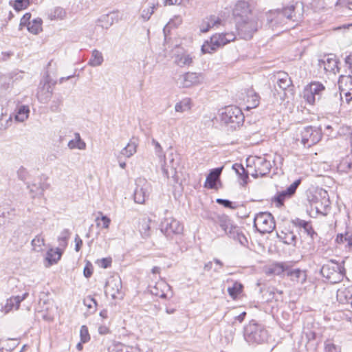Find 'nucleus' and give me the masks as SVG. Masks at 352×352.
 I'll list each match as a JSON object with an SVG mask.
<instances>
[{
    "instance_id": "obj_63",
    "label": "nucleus",
    "mask_w": 352,
    "mask_h": 352,
    "mask_svg": "<svg viewBox=\"0 0 352 352\" xmlns=\"http://www.w3.org/2000/svg\"><path fill=\"white\" fill-rule=\"evenodd\" d=\"M27 170L25 168L21 166L17 171V175L21 180H25L26 179Z\"/></svg>"
},
{
    "instance_id": "obj_47",
    "label": "nucleus",
    "mask_w": 352,
    "mask_h": 352,
    "mask_svg": "<svg viewBox=\"0 0 352 352\" xmlns=\"http://www.w3.org/2000/svg\"><path fill=\"white\" fill-rule=\"evenodd\" d=\"M29 112L30 110L28 107L21 106L19 109L17 114L15 116V120L19 122L25 121L28 117Z\"/></svg>"
},
{
    "instance_id": "obj_10",
    "label": "nucleus",
    "mask_w": 352,
    "mask_h": 352,
    "mask_svg": "<svg viewBox=\"0 0 352 352\" xmlns=\"http://www.w3.org/2000/svg\"><path fill=\"white\" fill-rule=\"evenodd\" d=\"M160 230L167 237L182 234L184 226L173 217L165 218L160 224Z\"/></svg>"
},
{
    "instance_id": "obj_5",
    "label": "nucleus",
    "mask_w": 352,
    "mask_h": 352,
    "mask_svg": "<svg viewBox=\"0 0 352 352\" xmlns=\"http://www.w3.org/2000/svg\"><path fill=\"white\" fill-rule=\"evenodd\" d=\"M257 16H250L248 19L236 23V30L240 37L245 40H250L257 32L259 24Z\"/></svg>"
},
{
    "instance_id": "obj_23",
    "label": "nucleus",
    "mask_w": 352,
    "mask_h": 352,
    "mask_svg": "<svg viewBox=\"0 0 352 352\" xmlns=\"http://www.w3.org/2000/svg\"><path fill=\"white\" fill-rule=\"evenodd\" d=\"M286 276H288L291 280L296 283H303L306 280L305 272L300 269H292L288 267Z\"/></svg>"
},
{
    "instance_id": "obj_42",
    "label": "nucleus",
    "mask_w": 352,
    "mask_h": 352,
    "mask_svg": "<svg viewBox=\"0 0 352 352\" xmlns=\"http://www.w3.org/2000/svg\"><path fill=\"white\" fill-rule=\"evenodd\" d=\"M41 25L42 20L41 19H36L32 20L30 23L28 24L27 29L30 32L34 34H37L42 30Z\"/></svg>"
},
{
    "instance_id": "obj_41",
    "label": "nucleus",
    "mask_w": 352,
    "mask_h": 352,
    "mask_svg": "<svg viewBox=\"0 0 352 352\" xmlns=\"http://www.w3.org/2000/svg\"><path fill=\"white\" fill-rule=\"evenodd\" d=\"M137 143L131 140L127 145L121 151V154L126 157H131L135 152Z\"/></svg>"
},
{
    "instance_id": "obj_12",
    "label": "nucleus",
    "mask_w": 352,
    "mask_h": 352,
    "mask_svg": "<svg viewBox=\"0 0 352 352\" xmlns=\"http://www.w3.org/2000/svg\"><path fill=\"white\" fill-rule=\"evenodd\" d=\"M233 16L235 23L248 19L250 16H257L253 13L248 2L245 1H238L233 9Z\"/></svg>"
},
{
    "instance_id": "obj_56",
    "label": "nucleus",
    "mask_w": 352,
    "mask_h": 352,
    "mask_svg": "<svg viewBox=\"0 0 352 352\" xmlns=\"http://www.w3.org/2000/svg\"><path fill=\"white\" fill-rule=\"evenodd\" d=\"M31 14L25 13L21 19L19 29L22 30L23 27H28V24L30 23Z\"/></svg>"
},
{
    "instance_id": "obj_14",
    "label": "nucleus",
    "mask_w": 352,
    "mask_h": 352,
    "mask_svg": "<svg viewBox=\"0 0 352 352\" xmlns=\"http://www.w3.org/2000/svg\"><path fill=\"white\" fill-rule=\"evenodd\" d=\"M338 63L339 61L336 58V55L330 54L319 59L318 65L320 69L322 68L324 70L325 73L336 74L340 72V68L338 65Z\"/></svg>"
},
{
    "instance_id": "obj_37",
    "label": "nucleus",
    "mask_w": 352,
    "mask_h": 352,
    "mask_svg": "<svg viewBox=\"0 0 352 352\" xmlns=\"http://www.w3.org/2000/svg\"><path fill=\"white\" fill-rule=\"evenodd\" d=\"M16 300L17 299L15 296L7 299L5 305L2 307V311H3L5 314H8L14 308H15V309H19L20 303L17 302Z\"/></svg>"
},
{
    "instance_id": "obj_24",
    "label": "nucleus",
    "mask_w": 352,
    "mask_h": 352,
    "mask_svg": "<svg viewBox=\"0 0 352 352\" xmlns=\"http://www.w3.org/2000/svg\"><path fill=\"white\" fill-rule=\"evenodd\" d=\"M280 10L270 11L267 16V23L272 28L283 25L287 23L285 18L278 17V13H280Z\"/></svg>"
},
{
    "instance_id": "obj_19",
    "label": "nucleus",
    "mask_w": 352,
    "mask_h": 352,
    "mask_svg": "<svg viewBox=\"0 0 352 352\" xmlns=\"http://www.w3.org/2000/svg\"><path fill=\"white\" fill-rule=\"evenodd\" d=\"M214 222L217 223L228 236L229 231H233L236 226L233 225L232 220L226 214H219L214 219Z\"/></svg>"
},
{
    "instance_id": "obj_51",
    "label": "nucleus",
    "mask_w": 352,
    "mask_h": 352,
    "mask_svg": "<svg viewBox=\"0 0 352 352\" xmlns=\"http://www.w3.org/2000/svg\"><path fill=\"white\" fill-rule=\"evenodd\" d=\"M155 10V6H150L148 8L144 9L142 11L141 17L144 21H148L151 15L153 14Z\"/></svg>"
},
{
    "instance_id": "obj_44",
    "label": "nucleus",
    "mask_w": 352,
    "mask_h": 352,
    "mask_svg": "<svg viewBox=\"0 0 352 352\" xmlns=\"http://www.w3.org/2000/svg\"><path fill=\"white\" fill-rule=\"evenodd\" d=\"M232 168L236 173L240 176V177L245 181L248 178L249 173L250 174L251 170L248 169L246 170L245 168L240 164H234L232 166Z\"/></svg>"
},
{
    "instance_id": "obj_62",
    "label": "nucleus",
    "mask_w": 352,
    "mask_h": 352,
    "mask_svg": "<svg viewBox=\"0 0 352 352\" xmlns=\"http://www.w3.org/2000/svg\"><path fill=\"white\" fill-rule=\"evenodd\" d=\"M344 63L346 66L350 71L349 74H352V54H349L345 58Z\"/></svg>"
},
{
    "instance_id": "obj_21",
    "label": "nucleus",
    "mask_w": 352,
    "mask_h": 352,
    "mask_svg": "<svg viewBox=\"0 0 352 352\" xmlns=\"http://www.w3.org/2000/svg\"><path fill=\"white\" fill-rule=\"evenodd\" d=\"M336 297L340 303L350 305L352 309V287L338 289Z\"/></svg>"
},
{
    "instance_id": "obj_9",
    "label": "nucleus",
    "mask_w": 352,
    "mask_h": 352,
    "mask_svg": "<svg viewBox=\"0 0 352 352\" xmlns=\"http://www.w3.org/2000/svg\"><path fill=\"white\" fill-rule=\"evenodd\" d=\"M325 87L320 82H312L308 85L304 89L303 97L310 104H314L316 100H319Z\"/></svg>"
},
{
    "instance_id": "obj_36",
    "label": "nucleus",
    "mask_w": 352,
    "mask_h": 352,
    "mask_svg": "<svg viewBox=\"0 0 352 352\" xmlns=\"http://www.w3.org/2000/svg\"><path fill=\"white\" fill-rule=\"evenodd\" d=\"M228 236L239 241L241 245H245L248 242L246 237L241 232H240L239 228L237 226L233 231L228 232Z\"/></svg>"
},
{
    "instance_id": "obj_27",
    "label": "nucleus",
    "mask_w": 352,
    "mask_h": 352,
    "mask_svg": "<svg viewBox=\"0 0 352 352\" xmlns=\"http://www.w3.org/2000/svg\"><path fill=\"white\" fill-rule=\"evenodd\" d=\"M294 5L284 8L282 10H280V13H278V17L285 18L286 22L287 21H297V17L294 14Z\"/></svg>"
},
{
    "instance_id": "obj_33",
    "label": "nucleus",
    "mask_w": 352,
    "mask_h": 352,
    "mask_svg": "<svg viewBox=\"0 0 352 352\" xmlns=\"http://www.w3.org/2000/svg\"><path fill=\"white\" fill-rule=\"evenodd\" d=\"M336 241L338 243H346V246L349 249L352 250V232L338 234L336 236Z\"/></svg>"
},
{
    "instance_id": "obj_28",
    "label": "nucleus",
    "mask_w": 352,
    "mask_h": 352,
    "mask_svg": "<svg viewBox=\"0 0 352 352\" xmlns=\"http://www.w3.org/2000/svg\"><path fill=\"white\" fill-rule=\"evenodd\" d=\"M177 168L176 166H174L173 164L171 166H168L167 162H164V164L162 166V170L163 172L164 175L168 178H173V181L175 182H178V177H177Z\"/></svg>"
},
{
    "instance_id": "obj_54",
    "label": "nucleus",
    "mask_w": 352,
    "mask_h": 352,
    "mask_svg": "<svg viewBox=\"0 0 352 352\" xmlns=\"http://www.w3.org/2000/svg\"><path fill=\"white\" fill-rule=\"evenodd\" d=\"M30 3V0H15L14 8L16 10L25 9Z\"/></svg>"
},
{
    "instance_id": "obj_18",
    "label": "nucleus",
    "mask_w": 352,
    "mask_h": 352,
    "mask_svg": "<svg viewBox=\"0 0 352 352\" xmlns=\"http://www.w3.org/2000/svg\"><path fill=\"white\" fill-rule=\"evenodd\" d=\"M292 223L296 227L302 228L304 232L310 236L312 241L318 236L317 232L314 230L310 221H307L300 218H296L292 220Z\"/></svg>"
},
{
    "instance_id": "obj_55",
    "label": "nucleus",
    "mask_w": 352,
    "mask_h": 352,
    "mask_svg": "<svg viewBox=\"0 0 352 352\" xmlns=\"http://www.w3.org/2000/svg\"><path fill=\"white\" fill-rule=\"evenodd\" d=\"M179 155L177 153H173V152L168 155V162H167V165L171 166L173 164L174 166L177 167L179 162Z\"/></svg>"
},
{
    "instance_id": "obj_7",
    "label": "nucleus",
    "mask_w": 352,
    "mask_h": 352,
    "mask_svg": "<svg viewBox=\"0 0 352 352\" xmlns=\"http://www.w3.org/2000/svg\"><path fill=\"white\" fill-rule=\"evenodd\" d=\"M254 226L260 233H270L275 228V221L270 212H260L254 219Z\"/></svg>"
},
{
    "instance_id": "obj_60",
    "label": "nucleus",
    "mask_w": 352,
    "mask_h": 352,
    "mask_svg": "<svg viewBox=\"0 0 352 352\" xmlns=\"http://www.w3.org/2000/svg\"><path fill=\"white\" fill-rule=\"evenodd\" d=\"M83 274L86 278H89L92 275L93 267L91 263H88L84 267Z\"/></svg>"
},
{
    "instance_id": "obj_43",
    "label": "nucleus",
    "mask_w": 352,
    "mask_h": 352,
    "mask_svg": "<svg viewBox=\"0 0 352 352\" xmlns=\"http://www.w3.org/2000/svg\"><path fill=\"white\" fill-rule=\"evenodd\" d=\"M52 91L50 85L47 86L46 91L44 89L39 91L37 94L38 99L43 103H47L51 98Z\"/></svg>"
},
{
    "instance_id": "obj_4",
    "label": "nucleus",
    "mask_w": 352,
    "mask_h": 352,
    "mask_svg": "<svg viewBox=\"0 0 352 352\" xmlns=\"http://www.w3.org/2000/svg\"><path fill=\"white\" fill-rule=\"evenodd\" d=\"M236 36L233 32H226L213 35L210 41H206L201 46L204 54L212 53L217 48L222 47L228 43L234 41Z\"/></svg>"
},
{
    "instance_id": "obj_29",
    "label": "nucleus",
    "mask_w": 352,
    "mask_h": 352,
    "mask_svg": "<svg viewBox=\"0 0 352 352\" xmlns=\"http://www.w3.org/2000/svg\"><path fill=\"white\" fill-rule=\"evenodd\" d=\"M165 288L170 289V287L168 284L164 282L157 283L153 288L151 289V292L152 294L159 296L160 298H164L166 297V294L164 292Z\"/></svg>"
},
{
    "instance_id": "obj_39",
    "label": "nucleus",
    "mask_w": 352,
    "mask_h": 352,
    "mask_svg": "<svg viewBox=\"0 0 352 352\" xmlns=\"http://www.w3.org/2000/svg\"><path fill=\"white\" fill-rule=\"evenodd\" d=\"M110 352H140L138 348L125 345L121 343L116 344L113 346Z\"/></svg>"
},
{
    "instance_id": "obj_20",
    "label": "nucleus",
    "mask_w": 352,
    "mask_h": 352,
    "mask_svg": "<svg viewBox=\"0 0 352 352\" xmlns=\"http://www.w3.org/2000/svg\"><path fill=\"white\" fill-rule=\"evenodd\" d=\"M222 23L221 19L219 16L211 15L206 17L200 25V31L207 32L212 28H218Z\"/></svg>"
},
{
    "instance_id": "obj_40",
    "label": "nucleus",
    "mask_w": 352,
    "mask_h": 352,
    "mask_svg": "<svg viewBox=\"0 0 352 352\" xmlns=\"http://www.w3.org/2000/svg\"><path fill=\"white\" fill-rule=\"evenodd\" d=\"M190 109V99L188 98H184L175 105L176 112L183 113Z\"/></svg>"
},
{
    "instance_id": "obj_46",
    "label": "nucleus",
    "mask_w": 352,
    "mask_h": 352,
    "mask_svg": "<svg viewBox=\"0 0 352 352\" xmlns=\"http://www.w3.org/2000/svg\"><path fill=\"white\" fill-rule=\"evenodd\" d=\"M150 222L151 220L149 219L144 218L142 220L140 224V231L144 237L149 236V231L151 228Z\"/></svg>"
},
{
    "instance_id": "obj_3",
    "label": "nucleus",
    "mask_w": 352,
    "mask_h": 352,
    "mask_svg": "<svg viewBox=\"0 0 352 352\" xmlns=\"http://www.w3.org/2000/svg\"><path fill=\"white\" fill-rule=\"evenodd\" d=\"M243 336L248 343L260 344L267 340V331L261 325L251 322L244 327Z\"/></svg>"
},
{
    "instance_id": "obj_25",
    "label": "nucleus",
    "mask_w": 352,
    "mask_h": 352,
    "mask_svg": "<svg viewBox=\"0 0 352 352\" xmlns=\"http://www.w3.org/2000/svg\"><path fill=\"white\" fill-rule=\"evenodd\" d=\"M277 236L283 243L296 246L297 237L292 231H281Z\"/></svg>"
},
{
    "instance_id": "obj_34",
    "label": "nucleus",
    "mask_w": 352,
    "mask_h": 352,
    "mask_svg": "<svg viewBox=\"0 0 352 352\" xmlns=\"http://www.w3.org/2000/svg\"><path fill=\"white\" fill-rule=\"evenodd\" d=\"M30 192L32 195V197L42 196L44 190L48 187L47 184H39L38 185L33 184L28 186Z\"/></svg>"
},
{
    "instance_id": "obj_58",
    "label": "nucleus",
    "mask_w": 352,
    "mask_h": 352,
    "mask_svg": "<svg viewBox=\"0 0 352 352\" xmlns=\"http://www.w3.org/2000/svg\"><path fill=\"white\" fill-rule=\"evenodd\" d=\"M277 86L282 90H285L292 85V80L290 78L285 80H276Z\"/></svg>"
},
{
    "instance_id": "obj_31",
    "label": "nucleus",
    "mask_w": 352,
    "mask_h": 352,
    "mask_svg": "<svg viewBox=\"0 0 352 352\" xmlns=\"http://www.w3.org/2000/svg\"><path fill=\"white\" fill-rule=\"evenodd\" d=\"M175 63L179 67L189 66L192 63V58L187 54H177L174 60Z\"/></svg>"
},
{
    "instance_id": "obj_30",
    "label": "nucleus",
    "mask_w": 352,
    "mask_h": 352,
    "mask_svg": "<svg viewBox=\"0 0 352 352\" xmlns=\"http://www.w3.org/2000/svg\"><path fill=\"white\" fill-rule=\"evenodd\" d=\"M289 265L283 263H276L269 269L270 274L276 275H286Z\"/></svg>"
},
{
    "instance_id": "obj_49",
    "label": "nucleus",
    "mask_w": 352,
    "mask_h": 352,
    "mask_svg": "<svg viewBox=\"0 0 352 352\" xmlns=\"http://www.w3.org/2000/svg\"><path fill=\"white\" fill-rule=\"evenodd\" d=\"M352 163L348 158L342 160L338 165V170L340 172H347L351 169Z\"/></svg>"
},
{
    "instance_id": "obj_11",
    "label": "nucleus",
    "mask_w": 352,
    "mask_h": 352,
    "mask_svg": "<svg viewBox=\"0 0 352 352\" xmlns=\"http://www.w3.org/2000/svg\"><path fill=\"white\" fill-rule=\"evenodd\" d=\"M300 136L302 144L305 146H307L309 147L316 144L320 140L322 133L321 131L316 128L306 126L300 131Z\"/></svg>"
},
{
    "instance_id": "obj_17",
    "label": "nucleus",
    "mask_w": 352,
    "mask_h": 352,
    "mask_svg": "<svg viewBox=\"0 0 352 352\" xmlns=\"http://www.w3.org/2000/svg\"><path fill=\"white\" fill-rule=\"evenodd\" d=\"M179 80L183 87H190L199 84L201 80V77L197 73L187 72L180 76Z\"/></svg>"
},
{
    "instance_id": "obj_16",
    "label": "nucleus",
    "mask_w": 352,
    "mask_h": 352,
    "mask_svg": "<svg viewBox=\"0 0 352 352\" xmlns=\"http://www.w3.org/2000/svg\"><path fill=\"white\" fill-rule=\"evenodd\" d=\"M352 74L341 75L338 80L340 94H344L349 102L352 100Z\"/></svg>"
},
{
    "instance_id": "obj_26",
    "label": "nucleus",
    "mask_w": 352,
    "mask_h": 352,
    "mask_svg": "<svg viewBox=\"0 0 352 352\" xmlns=\"http://www.w3.org/2000/svg\"><path fill=\"white\" fill-rule=\"evenodd\" d=\"M63 251L60 248H56L55 250L50 248L46 253L45 259L49 265L56 263L61 258Z\"/></svg>"
},
{
    "instance_id": "obj_22",
    "label": "nucleus",
    "mask_w": 352,
    "mask_h": 352,
    "mask_svg": "<svg viewBox=\"0 0 352 352\" xmlns=\"http://www.w3.org/2000/svg\"><path fill=\"white\" fill-rule=\"evenodd\" d=\"M223 167L212 169L207 175L204 187L209 189L216 188V182L219 179Z\"/></svg>"
},
{
    "instance_id": "obj_64",
    "label": "nucleus",
    "mask_w": 352,
    "mask_h": 352,
    "mask_svg": "<svg viewBox=\"0 0 352 352\" xmlns=\"http://www.w3.org/2000/svg\"><path fill=\"white\" fill-rule=\"evenodd\" d=\"M61 103V100L60 99H58L57 100H54L52 102V104L50 107V109L52 111L54 112H57L59 111V106H60V104Z\"/></svg>"
},
{
    "instance_id": "obj_35",
    "label": "nucleus",
    "mask_w": 352,
    "mask_h": 352,
    "mask_svg": "<svg viewBox=\"0 0 352 352\" xmlns=\"http://www.w3.org/2000/svg\"><path fill=\"white\" fill-rule=\"evenodd\" d=\"M76 138L74 140H72L68 142V147L70 149L78 148L80 150H83L86 148V144L83 142L80 136V134L76 133H75Z\"/></svg>"
},
{
    "instance_id": "obj_50",
    "label": "nucleus",
    "mask_w": 352,
    "mask_h": 352,
    "mask_svg": "<svg viewBox=\"0 0 352 352\" xmlns=\"http://www.w3.org/2000/svg\"><path fill=\"white\" fill-rule=\"evenodd\" d=\"M248 102L250 103V104L247 106V109H253L256 107L259 104V96L254 94L248 96Z\"/></svg>"
},
{
    "instance_id": "obj_2",
    "label": "nucleus",
    "mask_w": 352,
    "mask_h": 352,
    "mask_svg": "<svg viewBox=\"0 0 352 352\" xmlns=\"http://www.w3.org/2000/svg\"><path fill=\"white\" fill-rule=\"evenodd\" d=\"M247 167L251 170L250 175L254 178L262 177L270 173L272 164L263 157L254 156L247 160Z\"/></svg>"
},
{
    "instance_id": "obj_38",
    "label": "nucleus",
    "mask_w": 352,
    "mask_h": 352,
    "mask_svg": "<svg viewBox=\"0 0 352 352\" xmlns=\"http://www.w3.org/2000/svg\"><path fill=\"white\" fill-rule=\"evenodd\" d=\"M243 288L241 283L235 281L232 287L228 288V292L231 298L235 299L243 292Z\"/></svg>"
},
{
    "instance_id": "obj_8",
    "label": "nucleus",
    "mask_w": 352,
    "mask_h": 352,
    "mask_svg": "<svg viewBox=\"0 0 352 352\" xmlns=\"http://www.w3.org/2000/svg\"><path fill=\"white\" fill-rule=\"evenodd\" d=\"M300 183L301 179H296L285 190L278 191L272 198V202L276 208L283 207L285 201L294 197Z\"/></svg>"
},
{
    "instance_id": "obj_61",
    "label": "nucleus",
    "mask_w": 352,
    "mask_h": 352,
    "mask_svg": "<svg viewBox=\"0 0 352 352\" xmlns=\"http://www.w3.org/2000/svg\"><path fill=\"white\" fill-rule=\"evenodd\" d=\"M101 214V220L102 221V227L105 229H108L109 228V225L111 223V219L103 215L102 212H99Z\"/></svg>"
},
{
    "instance_id": "obj_45",
    "label": "nucleus",
    "mask_w": 352,
    "mask_h": 352,
    "mask_svg": "<svg viewBox=\"0 0 352 352\" xmlns=\"http://www.w3.org/2000/svg\"><path fill=\"white\" fill-rule=\"evenodd\" d=\"M71 232L68 229H64L58 238L59 246L65 248L67 245V241L69 239Z\"/></svg>"
},
{
    "instance_id": "obj_57",
    "label": "nucleus",
    "mask_w": 352,
    "mask_h": 352,
    "mask_svg": "<svg viewBox=\"0 0 352 352\" xmlns=\"http://www.w3.org/2000/svg\"><path fill=\"white\" fill-rule=\"evenodd\" d=\"M83 302L84 305L89 309H95L97 306L96 300L91 296H88L86 298H85Z\"/></svg>"
},
{
    "instance_id": "obj_6",
    "label": "nucleus",
    "mask_w": 352,
    "mask_h": 352,
    "mask_svg": "<svg viewBox=\"0 0 352 352\" xmlns=\"http://www.w3.org/2000/svg\"><path fill=\"white\" fill-rule=\"evenodd\" d=\"M221 120L225 124H231L232 127L239 126L244 121V116L240 108L236 106L226 107L221 114Z\"/></svg>"
},
{
    "instance_id": "obj_1",
    "label": "nucleus",
    "mask_w": 352,
    "mask_h": 352,
    "mask_svg": "<svg viewBox=\"0 0 352 352\" xmlns=\"http://www.w3.org/2000/svg\"><path fill=\"white\" fill-rule=\"evenodd\" d=\"M344 262L338 263L334 260H330L324 264L320 270V274L331 284L341 282L345 276Z\"/></svg>"
},
{
    "instance_id": "obj_53",
    "label": "nucleus",
    "mask_w": 352,
    "mask_h": 352,
    "mask_svg": "<svg viewBox=\"0 0 352 352\" xmlns=\"http://www.w3.org/2000/svg\"><path fill=\"white\" fill-rule=\"evenodd\" d=\"M80 336L82 342L85 343L89 339L90 336L88 331V328L85 325H82L80 328Z\"/></svg>"
},
{
    "instance_id": "obj_32",
    "label": "nucleus",
    "mask_w": 352,
    "mask_h": 352,
    "mask_svg": "<svg viewBox=\"0 0 352 352\" xmlns=\"http://www.w3.org/2000/svg\"><path fill=\"white\" fill-rule=\"evenodd\" d=\"M104 61L102 53L97 50H94L91 53V57L88 62V65L91 67H98L102 64Z\"/></svg>"
},
{
    "instance_id": "obj_48",
    "label": "nucleus",
    "mask_w": 352,
    "mask_h": 352,
    "mask_svg": "<svg viewBox=\"0 0 352 352\" xmlns=\"http://www.w3.org/2000/svg\"><path fill=\"white\" fill-rule=\"evenodd\" d=\"M31 243L33 247V250L38 252L43 250L42 248L45 245V240L41 236L37 235L34 239H32Z\"/></svg>"
},
{
    "instance_id": "obj_59",
    "label": "nucleus",
    "mask_w": 352,
    "mask_h": 352,
    "mask_svg": "<svg viewBox=\"0 0 352 352\" xmlns=\"http://www.w3.org/2000/svg\"><path fill=\"white\" fill-rule=\"evenodd\" d=\"M65 15H66V12L63 8H62L60 7H58V8H55L54 17L63 19L65 16Z\"/></svg>"
},
{
    "instance_id": "obj_13",
    "label": "nucleus",
    "mask_w": 352,
    "mask_h": 352,
    "mask_svg": "<svg viewBox=\"0 0 352 352\" xmlns=\"http://www.w3.org/2000/svg\"><path fill=\"white\" fill-rule=\"evenodd\" d=\"M122 281L120 277H111L106 283L104 293L113 299L122 298Z\"/></svg>"
},
{
    "instance_id": "obj_15",
    "label": "nucleus",
    "mask_w": 352,
    "mask_h": 352,
    "mask_svg": "<svg viewBox=\"0 0 352 352\" xmlns=\"http://www.w3.org/2000/svg\"><path fill=\"white\" fill-rule=\"evenodd\" d=\"M150 185L145 180L139 179L136 182V188L134 191L133 198L137 204H142L149 196Z\"/></svg>"
},
{
    "instance_id": "obj_52",
    "label": "nucleus",
    "mask_w": 352,
    "mask_h": 352,
    "mask_svg": "<svg viewBox=\"0 0 352 352\" xmlns=\"http://www.w3.org/2000/svg\"><path fill=\"white\" fill-rule=\"evenodd\" d=\"M216 201L217 204L223 206L225 208L236 209L238 207V205L232 203L231 201L228 199L219 198L216 200Z\"/></svg>"
}]
</instances>
